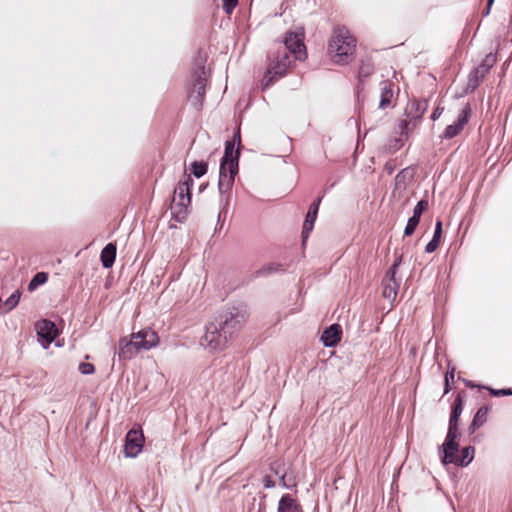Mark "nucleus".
Returning <instances> with one entry per match:
<instances>
[{"label": "nucleus", "mask_w": 512, "mask_h": 512, "mask_svg": "<svg viewBox=\"0 0 512 512\" xmlns=\"http://www.w3.org/2000/svg\"><path fill=\"white\" fill-rule=\"evenodd\" d=\"M493 2H494V0H488V2H487V11H486V14H488V13H489L490 7H491V5L493 4Z\"/></svg>", "instance_id": "obj_39"}, {"label": "nucleus", "mask_w": 512, "mask_h": 512, "mask_svg": "<svg viewBox=\"0 0 512 512\" xmlns=\"http://www.w3.org/2000/svg\"><path fill=\"white\" fill-rule=\"evenodd\" d=\"M441 235H442V222L440 220H438L435 225V230H434L432 239H436L437 241L440 242Z\"/></svg>", "instance_id": "obj_33"}, {"label": "nucleus", "mask_w": 512, "mask_h": 512, "mask_svg": "<svg viewBox=\"0 0 512 512\" xmlns=\"http://www.w3.org/2000/svg\"><path fill=\"white\" fill-rule=\"evenodd\" d=\"M419 219H417L416 217H413L411 216L409 219H408V222H407V225L405 227V230H404V235L405 236H410L413 234V232L415 231L417 225L419 224Z\"/></svg>", "instance_id": "obj_26"}, {"label": "nucleus", "mask_w": 512, "mask_h": 512, "mask_svg": "<svg viewBox=\"0 0 512 512\" xmlns=\"http://www.w3.org/2000/svg\"><path fill=\"white\" fill-rule=\"evenodd\" d=\"M228 339L215 320L206 325L204 335L200 339V345L209 352L221 351L226 347Z\"/></svg>", "instance_id": "obj_6"}, {"label": "nucleus", "mask_w": 512, "mask_h": 512, "mask_svg": "<svg viewBox=\"0 0 512 512\" xmlns=\"http://www.w3.org/2000/svg\"><path fill=\"white\" fill-rule=\"evenodd\" d=\"M439 243L440 242L437 241L436 239H431V241L425 247V252H427V253L434 252L438 248Z\"/></svg>", "instance_id": "obj_35"}, {"label": "nucleus", "mask_w": 512, "mask_h": 512, "mask_svg": "<svg viewBox=\"0 0 512 512\" xmlns=\"http://www.w3.org/2000/svg\"><path fill=\"white\" fill-rule=\"evenodd\" d=\"M217 323L223 330V332L227 335L228 338H231L233 333L238 331L242 324L245 321V317L243 314L238 312L229 311L220 315L218 319H216Z\"/></svg>", "instance_id": "obj_9"}, {"label": "nucleus", "mask_w": 512, "mask_h": 512, "mask_svg": "<svg viewBox=\"0 0 512 512\" xmlns=\"http://www.w3.org/2000/svg\"><path fill=\"white\" fill-rule=\"evenodd\" d=\"M144 436L141 430L131 429L126 435L124 452L127 457H136L143 448Z\"/></svg>", "instance_id": "obj_10"}, {"label": "nucleus", "mask_w": 512, "mask_h": 512, "mask_svg": "<svg viewBox=\"0 0 512 512\" xmlns=\"http://www.w3.org/2000/svg\"><path fill=\"white\" fill-rule=\"evenodd\" d=\"M444 108L443 107H436L431 115V119L433 121L437 120L443 113Z\"/></svg>", "instance_id": "obj_36"}, {"label": "nucleus", "mask_w": 512, "mask_h": 512, "mask_svg": "<svg viewBox=\"0 0 512 512\" xmlns=\"http://www.w3.org/2000/svg\"><path fill=\"white\" fill-rule=\"evenodd\" d=\"M241 144L240 131L238 130L233 141H227L225 144L224 155L220 163L218 189L221 196H225V205H228L231 196V189L234 185L235 177L239 170V148L234 149V142Z\"/></svg>", "instance_id": "obj_2"}, {"label": "nucleus", "mask_w": 512, "mask_h": 512, "mask_svg": "<svg viewBox=\"0 0 512 512\" xmlns=\"http://www.w3.org/2000/svg\"><path fill=\"white\" fill-rule=\"evenodd\" d=\"M257 512H264V511H263L262 507H259Z\"/></svg>", "instance_id": "obj_41"}, {"label": "nucleus", "mask_w": 512, "mask_h": 512, "mask_svg": "<svg viewBox=\"0 0 512 512\" xmlns=\"http://www.w3.org/2000/svg\"><path fill=\"white\" fill-rule=\"evenodd\" d=\"M223 9L227 14H231L238 4V0H222Z\"/></svg>", "instance_id": "obj_29"}, {"label": "nucleus", "mask_w": 512, "mask_h": 512, "mask_svg": "<svg viewBox=\"0 0 512 512\" xmlns=\"http://www.w3.org/2000/svg\"><path fill=\"white\" fill-rule=\"evenodd\" d=\"M489 392L494 395V396H509V395H512V390L511 389H492V388H488Z\"/></svg>", "instance_id": "obj_30"}, {"label": "nucleus", "mask_w": 512, "mask_h": 512, "mask_svg": "<svg viewBox=\"0 0 512 512\" xmlns=\"http://www.w3.org/2000/svg\"><path fill=\"white\" fill-rule=\"evenodd\" d=\"M287 482L290 483V482H295V481L288 475Z\"/></svg>", "instance_id": "obj_40"}, {"label": "nucleus", "mask_w": 512, "mask_h": 512, "mask_svg": "<svg viewBox=\"0 0 512 512\" xmlns=\"http://www.w3.org/2000/svg\"><path fill=\"white\" fill-rule=\"evenodd\" d=\"M21 297L20 290H15L4 302L6 312L12 311L19 303Z\"/></svg>", "instance_id": "obj_23"}, {"label": "nucleus", "mask_w": 512, "mask_h": 512, "mask_svg": "<svg viewBox=\"0 0 512 512\" xmlns=\"http://www.w3.org/2000/svg\"><path fill=\"white\" fill-rule=\"evenodd\" d=\"M355 49L356 39L350 31L344 26L334 28L328 43V53L332 60L337 64H347L352 60Z\"/></svg>", "instance_id": "obj_3"}, {"label": "nucleus", "mask_w": 512, "mask_h": 512, "mask_svg": "<svg viewBox=\"0 0 512 512\" xmlns=\"http://www.w3.org/2000/svg\"><path fill=\"white\" fill-rule=\"evenodd\" d=\"M319 202H320V200H318L317 202H314L310 206L309 211L306 215V219L304 221L303 231H302L303 241H305L307 239L309 233L313 230L314 222L316 220L317 213H318Z\"/></svg>", "instance_id": "obj_16"}, {"label": "nucleus", "mask_w": 512, "mask_h": 512, "mask_svg": "<svg viewBox=\"0 0 512 512\" xmlns=\"http://www.w3.org/2000/svg\"><path fill=\"white\" fill-rule=\"evenodd\" d=\"M398 288L399 283L396 280V275L390 276V273L386 272L383 279V297L388 300H394L397 296Z\"/></svg>", "instance_id": "obj_15"}, {"label": "nucleus", "mask_w": 512, "mask_h": 512, "mask_svg": "<svg viewBox=\"0 0 512 512\" xmlns=\"http://www.w3.org/2000/svg\"><path fill=\"white\" fill-rule=\"evenodd\" d=\"M303 39V31H288L286 33L284 39L285 50L278 53L267 73L263 77L262 87L264 89L270 87L275 81L283 77L291 67L292 60L288 52H290L296 60L305 59L306 48Z\"/></svg>", "instance_id": "obj_1"}, {"label": "nucleus", "mask_w": 512, "mask_h": 512, "mask_svg": "<svg viewBox=\"0 0 512 512\" xmlns=\"http://www.w3.org/2000/svg\"><path fill=\"white\" fill-rule=\"evenodd\" d=\"M459 436L458 430L448 429L444 443L439 447L441 462L448 465L456 461L455 452L458 450L459 444L456 441Z\"/></svg>", "instance_id": "obj_8"}, {"label": "nucleus", "mask_w": 512, "mask_h": 512, "mask_svg": "<svg viewBox=\"0 0 512 512\" xmlns=\"http://www.w3.org/2000/svg\"><path fill=\"white\" fill-rule=\"evenodd\" d=\"M78 369H79L80 373L83 375H91L95 371L94 365L91 363H87V362L80 363Z\"/></svg>", "instance_id": "obj_28"}, {"label": "nucleus", "mask_w": 512, "mask_h": 512, "mask_svg": "<svg viewBox=\"0 0 512 512\" xmlns=\"http://www.w3.org/2000/svg\"><path fill=\"white\" fill-rule=\"evenodd\" d=\"M342 329L339 324H332L325 329L321 336V341L326 347L335 346L341 339Z\"/></svg>", "instance_id": "obj_14"}, {"label": "nucleus", "mask_w": 512, "mask_h": 512, "mask_svg": "<svg viewBox=\"0 0 512 512\" xmlns=\"http://www.w3.org/2000/svg\"><path fill=\"white\" fill-rule=\"evenodd\" d=\"M159 344L157 333L149 328L131 334V338L119 341L118 356L123 360L134 358L142 350H150Z\"/></svg>", "instance_id": "obj_4"}, {"label": "nucleus", "mask_w": 512, "mask_h": 512, "mask_svg": "<svg viewBox=\"0 0 512 512\" xmlns=\"http://www.w3.org/2000/svg\"><path fill=\"white\" fill-rule=\"evenodd\" d=\"M408 126V123L406 121H401L399 123V129L401 130V133H404V131L406 130Z\"/></svg>", "instance_id": "obj_38"}, {"label": "nucleus", "mask_w": 512, "mask_h": 512, "mask_svg": "<svg viewBox=\"0 0 512 512\" xmlns=\"http://www.w3.org/2000/svg\"><path fill=\"white\" fill-rule=\"evenodd\" d=\"M401 262H402V256H399L395 259L393 265L387 271L390 273V276L396 275L397 269L400 266Z\"/></svg>", "instance_id": "obj_34"}, {"label": "nucleus", "mask_w": 512, "mask_h": 512, "mask_svg": "<svg viewBox=\"0 0 512 512\" xmlns=\"http://www.w3.org/2000/svg\"><path fill=\"white\" fill-rule=\"evenodd\" d=\"M263 485L266 489H270L275 486V482L271 479L270 476H265L263 479Z\"/></svg>", "instance_id": "obj_37"}, {"label": "nucleus", "mask_w": 512, "mask_h": 512, "mask_svg": "<svg viewBox=\"0 0 512 512\" xmlns=\"http://www.w3.org/2000/svg\"><path fill=\"white\" fill-rule=\"evenodd\" d=\"M116 257V246L113 243H108L101 251V262L104 268L113 266Z\"/></svg>", "instance_id": "obj_18"}, {"label": "nucleus", "mask_w": 512, "mask_h": 512, "mask_svg": "<svg viewBox=\"0 0 512 512\" xmlns=\"http://www.w3.org/2000/svg\"><path fill=\"white\" fill-rule=\"evenodd\" d=\"M48 275L45 272H38L29 282V291H34L39 285L46 283Z\"/></svg>", "instance_id": "obj_24"}, {"label": "nucleus", "mask_w": 512, "mask_h": 512, "mask_svg": "<svg viewBox=\"0 0 512 512\" xmlns=\"http://www.w3.org/2000/svg\"><path fill=\"white\" fill-rule=\"evenodd\" d=\"M489 408L487 406L480 407L476 412L471 425L469 426V432L473 434L479 427H481L487 420Z\"/></svg>", "instance_id": "obj_21"}, {"label": "nucleus", "mask_w": 512, "mask_h": 512, "mask_svg": "<svg viewBox=\"0 0 512 512\" xmlns=\"http://www.w3.org/2000/svg\"><path fill=\"white\" fill-rule=\"evenodd\" d=\"M205 88L206 71L204 67V60L199 59L197 61V68L193 72V88L189 94V100L196 109H199L203 104Z\"/></svg>", "instance_id": "obj_7"}, {"label": "nucleus", "mask_w": 512, "mask_h": 512, "mask_svg": "<svg viewBox=\"0 0 512 512\" xmlns=\"http://www.w3.org/2000/svg\"><path fill=\"white\" fill-rule=\"evenodd\" d=\"M37 334L43 340V347L47 348L57 337L58 330L55 324L49 320H42L36 325Z\"/></svg>", "instance_id": "obj_11"}, {"label": "nucleus", "mask_w": 512, "mask_h": 512, "mask_svg": "<svg viewBox=\"0 0 512 512\" xmlns=\"http://www.w3.org/2000/svg\"><path fill=\"white\" fill-rule=\"evenodd\" d=\"M450 381H452V382L454 381V368L447 371V373L445 375V393H448V391H449V382Z\"/></svg>", "instance_id": "obj_32"}, {"label": "nucleus", "mask_w": 512, "mask_h": 512, "mask_svg": "<svg viewBox=\"0 0 512 512\" xmlns=\"http://www.w3.org/2000/svg\"><path fill=\"white\" fill-rule=\"evenodd\" d=\"M393 98V89L392 83L389 81H383L381 83V97L379 107L384 109L391 104V100Z\"/></svg>", "instance_id": "obj_20"}, {"label": "nucleus", "mask_w": 512, "mask_h": 512, "mask_svg": "<svg viewBox=\"0 0 512 512\" xmlns=\"http://www.w3.org/2000/svg\"><path fill=\"white\" fill-rule=\"evenodd\" d=\"M207 168L208 167H207V164L205 162L194 161L191 164V172L197 178H200L203 175H205L206 172H207Z\"/></svg>", "instance_id": "obj_25"}, {"label": "nucleus", "mask_w": 512, "mask_h": 512, "mask_svg": "<svg viewBox=\"0 0 512 512\" xmlns=\"http://www.w3.org/2000/svg\"><path fill=\"white\" fill-rule=\"evenodd\" d=\"M428 207V202L426 200H420L413 210V217H416L420 220L421 214Z\"/></svg>", "instance_id": "obj_27"}, {"label": "nucleus", "mask_w": 512, "mask_h": 512, "mask_svg": "<svg viewBox=\"0 0 512 512\" xmlns=\"http://www.w3.org/2000/svg\"><path fill=\"white\" fill-rule=\"evenodd\" d=\"M462 411V400L460 397H457L452 407L448 429L458 430V422Z\"/></svg>", "instance_id": "obj_19"}, {"label": "nucleus", "mask_w": 512, "mask_h": 512, "mask_svg": "<svg viewBox=\"0 0 512 512\" xmlns=\"http://www.w3.org/2000/svg\"><path fill=\"white\" fill-rule=\"evenodd\" d=\"M277 512H303L298 502L290 495L284 494L278 503Z\"/></svg>", "instance_id": "obj_17"}, {"label": "nucleus", "mask_w": 512, "mask_h": 512, "mask_svg": "<svg viewBox=\"0 0 512 512\" xmlns=\"http://www.w3.org/2000/svg\"><path fill=\"white\" fill-rule=\"evenodd\" d=\"M287 477H288V474L287 473H284L281 475L280 477V485L283 487V488H287V489H290L292 487H295L296 486V482H290L288 483L287 482Z\"/></svg>", "instance_id": "obj_31"}, {"label": "nucleus", "mask_w": 512, "mask_h": 512, "mask_svg": "<svg viewBox=\"0 0 512 512\" xmlns=\"http://www.w3.org/2000/svg\"><path fill=\"white\" fill-rule=\"evenodd\" d=\"M475 449L472 446L465 447L460 456H456V461L453 464L460 466H467L470 464L474 458Z\"/></svg>", "instance_id": "obj_22"}, {"label": "nucleus", "mask_w": 512, "mask_h": 512, "mask_svg": "<svg viewBox=\"0 0 512 512\" xmlns=\"http://www.w3.org/2000/svg\"><path fill=\"white\" fill-rule=\"evenodd\" d=\"M495 62V56L489 54L486 56L482 64H480L469 76V86L475 88L480 79L484 78L490 67Z\"/></svg>", "instance_id": "obj_13"}, {"label": "nucleus", "mask_w": 512, "mask_h": 512, "mask_svg": "<svg viewBox=\"0 0 512 512\" xmlns=\"http://www.w3.org/2000/svg\"><path fill=\"white\" fill-rule=\"evenodd\" d=\"M470 116V107L466 106L459 114L455 123L448 125L444 131L443 138L451 139L457 136L467 124Z\"/></svg>", "instance_id": "obj_12"}, {"label": "nucleus", "mask_w": 512, "mask_h": 512, "mask_svg": "<svg viewBox=\"0 0 512 512\" xmlns=\"http://www.w3.org/2000/svg\"><path fill=\"white\" fill-rule=\"evenodd\" d=\"M193 179L185 175L184 179L178 183L174 190V197L171 203V213L178 222H183L188 213V207L191 203V187Z\"/></svg>", "instance_id": "obj_5"}]
</instances>
